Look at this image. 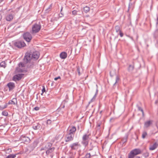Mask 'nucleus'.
I'll return each instance as SVG.
<instances>
[{
  "label": "nucleus",
  "mask_w": 158,
  "mask_h": 158,
  "mask_svg": "<svg viewBox=\"0 0 158 158\" xmlns=\"http://www.w3.org/2000/svg\"><path fill=\"white\" fill-rule=\"evenodd\" d=\"M23 75L24 74L22 73L15 75L13 77V80L15 81H19L21 79Z\"/></svg>",
  "instance_id": "1a4fd4ad"
},
{
  "label": "nucleus",
  "mask_w": 158,
  "mask_h": 158,
  "mask_svg": "<svg viewBox=\"0 0 158 158\" xmlns=\"http://www.w3.org/2000/svg\"><path fill=\"white\" fill-rule=\"evenodd\" d=\"M134 68V67L133 65H130L129 66V70L130 71H132Z\"/></svg>",
  "instance_id": "4c0bfd02"
},
{
  "label": "nucleus",
  "mask_w": 158,
  "mask_h": 158,
  "mask_svg": "<svg viewBox=\"0 0 158 158\" xmlns=\"http://www.w3.org/2000/svg\"><path fill=\"white\" fill-rule=\"evenodd\" d=\"M44 150H45L46 151V148H45V147H42L41 148V149H40V151H41Z\"/></svg>",
  "instance_id": "de8ad7c7"
},
{
  "label": "nucleus",
  "mask_w": 158,
  "mask_h": 158,
  "mask_svg": "<svg viewBox=\"0 0 158 158\" xmlns=\"http://www.w3.org/2000/svg\"><path fill=\"white\" fill-rule=\"evenodd\" d=\"M0 65L1 67L5 68L6 66V64L5 61H2L0 63Z\"/></svg>",
  "instance_id": "c756f323"
},
{
  "label": "nucleus",
  "mask_w": 158,
  "mask_h": 158,
  "mask_svg": "<svg viewBox=\"0 0 158 158\" xmlns=\"http://www.w3.org/2000/svg\"><path fill=\"white\" fill-rule=\"evenodd\" d=\"M119 35H120V36L121 37H122L123 36V33L121 32V31H120V32H119Z\"/></svg>",
  "instance_id": "49530a36"
},
{
  "label": "nucleus",
  "mask_w": 158,
  "mask_h": 158,
  "mask_svg": "<svg viewBox=\"0 0 158 158\" xmlns=\"http://www.w3.org/2000/svg\"><path fill=\"white\" fill-rule=\"evenodd\" d=\"M31 59H33L31 53H26L23 59L24 62L26 64L30 61Z\"/></svg>",
  "instance_id": "423d86ee"
},
{
  "label": "nucleus",
  "mask_w": 158,
  "mask_h": 158,
  "mask_svg": "<svg viewBox=\"0 0 158 158\" xmlns=\"http://www.w3.org/2000/svg\"><path fill=\"white\" fill-rule=\"evenodd\" d=\"M2 115L5 116H7L8 115V113L7 112L5 111H3L2 113Z\"/></svg>",
  "instance_id": "58836bf2"
},
{
  "label": "nucleus",
  "mask_w": 158,
  "mask_h": 158,
  "mask_svg": "<svg viewBox=\"0 0 158 158\" xmlns=\"http://www.w3.org/2000/svg\"><path fill=\"white\" fill-rule=\"evenodd\" d=\"M60 56L62 59H65L67 57V54L65 52H62L60 53Z\"/></svg>",
  "instance_id": "a211bd4d"
},
{
  "label": "nucleus",
  "mask_w": 158,
  "mask_h": 158,
  "mask_svg": "<svg viewBox=\"0 0 158 158\" xmlns=\"http://www.w3.org/2000/svg\"><path fill=\"white\" fill-rule=\"evenodd\" d=\"M147 133L146 131H143V134L142 135V138L143 139H144L146 136L147 135Z\"/></svg>",
  "instance_id": "f704fd0d"
},
{
  "label": "nucleus",
  "mask_w": 158,
  "mask_h": 158,
  "mask_svg": "<svg viewBox=\"0 0 158 158\" xmlns=\"http://www.w3.org/2000/svg\"><path fill=\"white\" fill-rule=\"evenodd\" d=\"M64 14L63 12L61 13L60 12V14H59V17H62L64 16Z\"/></svg>",
  "instance_id": "37998d69"
},
{
  "label": "nucleus",
  "mask_w": 158,
  "mask_h": 158,
  "mask_svg": "<svg viewBox=\"0 0 158 158\" xmlns=\"http://www.w3.org/2000/svg\"><path fill=\"white\" fill-rule=\"evenodd\" d=\"M158 146L157 143L156 142L153 145L150 146L149 149L150 150H153L157 148Z\"/></svg>",
  "instance_id": "2eb2a0df"
},
{
  "label": "nucleus",
  "mask_w": 158,
  "mask_h": 158,
  "mask_svg": "<svg viewBox=\"0 0 158 158\" xmlns=\"http://www.w3.org/2000/svg\"><path fill=\"white\" fill-rule=\"evenodd\" d=\"M14 16V12L11 11L10 13H8L6 15L5 18L6 21L10 22L13 19Z\"/></svg>",
  "instance_id": "39448f33"
},
{
  "label": "nucleus",
  "mask_w": 158,
  "mask_h": 158,
  "mask_svg": "<svg viewBox=\"0 0 158 158\" xmlns=\"http://www.w3.org/2000/svg\"><path fill=\"white\" fill-rule=\"evenodd\" d=\"M134 7V5L133 3H129L128 7V11H129L131 10H133Z\"/></svg>",
  "instance_id": "412c9836"
},
{
  "label": "nucleus",
  "mask_w": 158,
  "mask_h": 158,
  "mask_svg": "<svg viewBox=\"0 0 158 158\" xmlns=\"http://www.w3.org/2000/svg\"><path fill=\"white\" fill-rule=\"evenodd\" d=\"M52 123V121L50 119H48L47 120V124H50Z\"/></svg>",
  "instance_id": "79ce46f5"
},
{
  "label": "nucleus",
  "mask_w": 158,
  "mask_h": 158,
  "mask_svg": "<svg viewBox=\"0 0 158 158\" xmlns=\"http://www.w3.org/2000/svg\"><path fill=\"white\" fill-rule=\"evenodd\" d=\"M55 148L54 147H52L50 148L47 150L46 152V154L47 155L52 153L54 150Z\"/></svg>",
  "instance_id": "f3484780"
},
{
  "label": "nucleus",
  "mask_w": 158,
  "mask_h": 158,
  "mask_svg": "<svg viewBox=\"0 0 158 158\" xmlns=\"http://www.w3.org/2000/svg\"><path fill=\"white\" fill-rule=\"evenodd\" d=\"M115 29L117 32H119L121 31L120 30V27L118 26H116L115 27Z\"/></svg>",
  "instance_id": "72a5a7b5"
},
{
  "label": "nucleus",
  "mask_w": 158,
  "mask_h": 158,
  "mask_svg": "<svg viewBox=\"0 0 158 158\" xmlns=\"http://www.w3.org/2000/svg\"><path fill=\"white\" fill-rule=\"evenodd\" d=\"M141 152L140 150L139 149H135L132 150L128 155V158H131L133 156L140 154Z\"/></svg>",
  "instance_id": "f03ea898"
},
{
  "label": "nucleus",
  "mask_w": 158,
  "mask_h": 158,
  "mask_svg": "<svg viewBox=\"0 0 158 158\" xmlns=\"http://www.w3.org/2000/svg\"><path fill=\"white\" fill-rule=\"evenodd\" d=\"M90 157L91 155L90 153H87L85 156V158H90Z\"/></svg>",
  "instance_id": "ea45409f"
},
{
  "label": "nucleus",
  "mask_w": 158,
  "mask_h": 158,
  "mask_svg": "<svg viewBox=\"0 0 158 158\" xmlns=\"http://www.w3.org/2000/svg\"><path fill=\"white\" fill-rule=\"evenodd\" d=\"M82 12H80L79 11V12H78L77 14H82Z\"/></svg>",
  "instance_id": "5fc2aeb1"
},
{
  "label": "nucleus",
  "mask_w": 158,
  "mask_h": 158,
  "mask_svg": "<svg viewBox=\"0 0 158 158\" xmlns=\"http://www.w3.org/2000/svg\"><path fill=\"white\" fill-rule=\"evenodd\" d=\"M14 44L15 46L18 48L24 47L26 45L24 41H16L14 43Z\"/></svg>",
  "instance_id": "6e6552de"
},
{
  "label": "nucleus",
  "mask_w": 158,
  "mask_h": 158,
  "mask_svg": "<svg viewBox=\"0 0 158 158\" xmlns=\"http://www.w3.org/2000/svg\"><path fill=\"white\" fill-rule=\"evenodd\" d=\"M40 124L39 123H37L35 125L34 124L32 128L34 130H38L40 129Z\"/></svg>",
  "instance_id": "aec40b11"
},
{
  "label": "nucleus",
  "mask_w": 158,
  "mask_h": 158,
  "mask_svg": "<svg viewBox=\"0 0 158 158\" xmlns=\"http://www.w3.org/2000/svg\"><path fill=\"white\" fill-rule=\"evenodd\" d=\"M115 71L114 70H112L110 72V76L111 77H112L115 75Z\"/></svg>",
  "instance_id": "2f4dec72"
},
{
  "label": "nucleus",
  "mask_w": 158,
  "mask_h": 158,
  "mask_svg": "<svg viewBox=\"0 0 158 158\" xmlns=\"http://www.w3.org/2000/svg\"><path fill=\"white\" fill-rule=\"evenodd\" d=\"M63 7L62 6H61V8H60V12L61 13L62 12H63Z\"/></svg>",
  "instance_id": "8fccbe9b"
},
{
  "label": "nucleus",
  "mask_w": 158,
  "mask_h": 158,
  "mask_svg": "<svg viewBox=\"0 0 158 158\" xmlns=\"http://www.w3.org/2000/svg\"><path fill=\"white\" fill-rule=\"evenodd\" d=\"M98 90L97 89H96V93H95V94L94 95V96L92 98L91 100V102H93L95 100V98H96V97L98 94Z\"/></svg>",
  "instance_id": "a878e982"
},
{
  "label": "nucleus",
  "mask_w": 158,
  "mask_h": 158,
  "mask_svg": "<svg viewBox=\"0 0 158 158\" xmlns=\"http://www.w3.org/2000/svg\"><path fill=\"white\" fill-rule=\"evenodd\" d=\"M79 12V10L77 11L76 10H73L72 11V13L73 15H81V14H77V13Z\"/></svg>",
  "instance_id": "c85d7f7f"
},
{
  "label": "nucleus",
  "mask_w": 158,
  "mask_h": 158,
  "mask_svg": "<svg viewBox=\"0 0 158 158\" xmlns=\"http://www.w3.org/2000/svg\"><path fill=\"white\" fill-rule=\"evenodd\" d=\"M19 67L21 68H22L24 67L25 66L24 64V63H22V62H20L19 64Z\"/></svg>",
  "instance_id": "e433bc0d"
},
{
  "label": "nucleus",
  "mask_w": 158,
  "mask_h": 158,
  "mask_svg": "<svg viewBox=\"0 0 158 158\" xmlns=\"http://www.w3.org/2000/svg\"><path fill=\"white\" fill-rule=\"evenodd\" d=\"M9 88V91H10L13 90L15 88V84L13 82H10L8 83L6 85Z\"/></svg>",
  "instance_id": "9d476101"
},
{
  "label": "nucleus",
  "mask_w": 158,
  "mask_h": 158,
  "mask_svg": "<svg viewBox=\"0 0 158 158\" xmlns=\"http://www.w3.org/2000/svg\"><path fill=\"white\" fill-rule=\"evenodd\" d=\"M52 143H48L45 146V148L47 150L52 148Z\"/></svg>",
  "instance_id": "4be33fe9"
},
{
  "label": "nucleus",
  "mask_w": 158,
  "mask_h": 158,
  "mask_svg": "<svg viewBox=\"0 0 158 158\" xmlns=\"http://www.w3.org/2000/svg\"><path fill=\"white\" fill-rule=\"evenodd\" d=\"M83 9L84 12L86 13L89 11L90 8L89 7L86 6L84 7Z\"/></svg>",
  "instance_id": "393cba45"
},
{
  "label": "nucleus",
  "mask_w": 158,
  "mask_h": 158,
  "mask_svg": "<svg viewBox=\"0 0 158 158\" xmlns=\"http://www.w3.org/2000/svg\"><path fill=\"white\" fill-rule=\"evenodd\" d=\"M74 135L69 133L67 132L65 138V141L66 142H68L73 140Z\"/></svg>",
  "instance_id": "0eeeda50"
},
{
  "label": "nucleus",
  "mask_w": 158,
  "mask_h": 158,
  "mask_svg": "<svg viewBox=\"0 0 158 158\" xmlns=\"http://www.w3.org/2000/svg\"><path fill=\"white\" fill-rule=\"evenodd\" d=\"M77 71L78 72L79 75H80V72L79 70L78 69H77Z\"/></svg>",
  "instance_id": "3c124183"
},
{
  "label": "nucleus",
  "mask_w": 158,
  "mask_h": 158,
  "mask_svg": "<svg viewBox=\"0 0 158 158\" xmlns=\"http://www.w3.org/2000/svg\"><path fill=\"white\" fill-rule=\"evenodd\" d=\"M60 79V76H58V77H57L55 78L54 80H55V81H56L58 79Z\"/></svg>",
  "instance_id": "09e8293b"
},
{
  "label": "nucleus",
  "mask_w": 158,
  "mask_h": 158,
  "mask_svg": "<svg viewBox=\"0 0 158 158\" xmlns=\"http://www.w3.org/2000/svg\"><path fill=\"white\" fill-rule=\"evenodd\" d=\"M125 141H127V139H125Z\"/></svg>",
  "instance_id": "4d7b16f0"
},
{
  "label": "nucleus",
  "mask_w": 158,
  "mask_h": 158,
  "mask_svg": "<svg viewBox=\"0 0 158 158\" xmlns=\"http://www.w3.org/2000/svg\"><path fill=\"white\" fill-rule=\"evenodd\" d=\"M20 140L24 143L28 142L30 141V139L29 138L26 137L23 135H22L20 136Z\"/></svg>",
  "instance_id": "f8f14e48"
},
{
  "label": "nucleus",
  "mask_w": 158,
  "mask_h": 158,
  "mask_svg": "<svg viewBox=\"0 0 158 158\" xmlns=\"http://www.w3.org/2000/svg\"><path fill=\"white\" fill-rule=\"evenodd\" d=\"M42 93L41 94L42 95L43 93L45 91V89L44 87H44L42 90Z\"/></svg>",
  "instance_id": "c03bdc74"
},
{
  "label": "nucleus",
  "mask_w": 158,
  "mask_h": 158,
  "mask_svg": "<svg viewBox=\"0 0 158 158\" xmlns=\"http://www.w3.org/2000/svg\"><path fill=\"white\" fill-rule=\"evenodd\" d=\"M89 142V141L86 140H84V139H82L81 143L82 144L85 146V147H86L88 145Z\"/></svg>",
  "instance_id": "6ab92c4d"
},
{
  "label": "nucleus",
  "mask_w": 158,
  "mask_h": 158,
  "mask_svg": "<svg viewBox=\"0 0 158 158\" xmlns=\"http://www.w3.org/2000/svg\"><path fill=\"white\" fill-rule=\"evenodd\" d=\"M90 135V134H84L82 136V139L89 141V137Z\"/></svg>",
  "instance_id": "dca6fc26"
},
{
  "label": "nucleus",
  "mask_w": 158,
  "mask_h": 158,
  "mask_svg": "<svg viewBox=\"0 0 158 158\" xmlns=\"http://www.w3.org/2000/svg\"><path fill=\"white\" fill-rule=\"evenodd\" d=\"M31 54L32 59H37L40 56L39 52L36 51L33 52L32 53H31Z\"/></svg>",
  "instance_id": "ddd939ff"
},
{
  "label": "nucleus",
  "mask_w": 158,
  "mask_h": 158,
  "mask_svg": "<svg viewBox=\"0 0 158 158\" xmlns=\"http://www.w3.org/2000/svg\"><path fill=\"white\" fill-rule=\"evenodd\" d=\"M81 147V145L78 142L72 143L69 146V147L71 148V150L77 151Z\"/></svg>",
  "instance_id": "20e7f679"
},
{
  "label": "nucleus",
  "mask_w": 158,
  "mask_h": 158,
  "mask_svg": "<svg viewBox=\"0 0 158 158\" xmlns=\"http://www.w3.org/2000/svg\"><path fill=\"white\" fill-rule=\"evenodd\" d=\"M51 5H50L47 8L45 9V10L46 11V13L48 12L49 11H50L51 10Z\"/></svg>",
  "instance_id": "c9c22d12"
},
{
  "label": "nucleus",
  "mask_w": 158,
  "mask_h": 158,
  "mask_svg": "<svg viewBox=\"0 0 158 158\" xmlns=\"http://www.w3.org/2000/svg\"><path fill=\"white\" fill-rule=\"evenodd\" d=\"M38 142L37 141H34L31 144L29 147L31 150L32 151L37 146Z\"/></svg>",
  "instance_id": "4468645a"
},
{
  "label": "nucleus",
  "mask_w": 158,
  "mask_h": 158,
  "mask_svg": "<svg viewBox=\"0 0 158 158\" xmlns=\"http://www.w3.org/2000/svg\"><path fill=\"white\" fill-rule=\"evenodd\" d=\"M34 110H36V111H37V110H39L40 109V108L39 107H38V106H36V107H35L34 108Z\"/></svg>",
  "instance_id": "a18cd8bd"
},
{
  "label": "nucleus",
  "mask_w": 158,
  "mask_h": 158,
  "mask_svg": "<svg viewBox=\"0 0 158 158\" xmlns=\"http://www.w3.org/2000/svg\"><path fill=\"white\" fill-rule=\"evenodd\" d=\"M138 110L140 111L142 113L143 115V109L140 106L138 107Z\"/></svg>",
  "instance_id": "a19ab883"
},
{
  "label": "nucleus",
  "mask_w": 158,
  "mask_h": 158,
  "mask_svg": "<svg viewBox=\"0 0 158 158\" xmlns=\"http://www.w3.org/2000/svg\"><path fill=\"white\" fill-rule=\"evenodd\" d=\"M24 40L27 42H30L32 39V36L31 34L29 32L24 33L23 35Z\"/></svg>",
  "instance_id": "7ed1b4c3"
},
{
  "label": "nucleus",
  "mask_w": 158,
  "mask_h": 158,
  "mask_svg": "<svg viewBox=\"0 0 158 158\" xmlns=\"http://www.w3.org/2000/svg\"><path fill=\"white\" fill-rule=\"evenodd\" d=\"M16 156V154H10L6 158H15Z\"/></svg>",
  "instance_id": "cd10ccee"
},
{
  "label": "nucleus",
  "mask_w": 158,
  "mask_h": 158,
  "mask_svg": "<svg viewBox=\"0 0 158 158\" xmlns=\"http://www.w3.org/2000/svg\"><path fill=\"white\" fill-rule=\"evenodd\" d=\"M15 102H17L16 99L13 98L12 100H10L8 102V104H15Z\"/></svg>",
  "instance_id": "5701e85b"
},
{
  "label": "nucleus",
  "mask_w": 158,
  "mask_h": 158,
  "mask_svg": "<svg viewBox=\"0 0 158 158\" xmlns=\"http://www.w3.org/2000/svg\"><path fill=\"white\" fill-rule=\"evenodd\" d=\"M131 158H140V157L138 156H133Z\"/></svg>",
  "instance_id": "603ef678"
},
{
  "label": "nucleus",
  "mask_w": 158,
  "mask_h": 158,
  "mask_svg": "<svg viewBox=\"0 0 158 158\" xmlns=\"http://www.w3.org/2000/svg\"><path fill=\"white\" fill-rule=\"evenodd\" d=\"M151 123H152L150 121H149L145 122L144 125V127L146 128L150 126Z\"/></svg>",
  "instance_id": "b1692460"
},
{
  "label": "nucleus",
  "mask_w": 158,
  "mask_h": 158,
  "mask_svg": "<svg viewBox=\"0 0 158 158\" xmlns=\"http://www.w3.org/2000/svg\"><path fill=\"white\" fill-rule=\"evenodd\" d=\"M76 131V128L75 126H72L70 127L67 132L74 135Z\"/></svg>",
  "instance_id": "9b49d317"
},
{
  "label": "nucleus",
  "mask_w": 158,
  "mask_h": 158,
  "mask_svg": "<svg viewBox=\"0 0 158 158\" xmlns=\"http://www.w3.org/2000/svg\"><path fill=\"white\" fill-rule=\"evenodd\" d=\"M101 124L100 123H98L97 124V126L96 127V129L97 131H96V133H97L98 132H99V129H100V126Z\"/></svg>",
  "instance_id": "7c9ffc66"
},
{
  "label": "nucleus",
  "mask_w": 158,
  "mask_h": 158,
  "mask_svg": "<svg viewBox=\"0 0 158 158\" xmlns=\"http://www.w3.org/2000/svg\"><path fill=\"white\" fill-rule=\"evenodd\" d=\"M4 0H0V2H1L2 1H3Z\"/></svg>",
  "instance_id": "6e6d98bb"
},
{
  "label": "nucleus",
  "mask_w": 158,
  "mask_h": 158,
  "mask_svg": "<svg viewBox=\"0 0 158 158\" xmlns=\"http://www.w3.org/2000/svg\"><path fill=\"white\" fill-rule=\"evenodd\" d=\"M64 106H63V108H64Z\"/></svg>",
  "instance_id": "13d9d810"
},
{
  "label": "nucleus",
  "mask_w": 158,
  "mask_h": 158,
  "mask_svg": "<svg viewBox=\"0 0 158 158\" xmlns=\"http://www.w3.org/2000/svg\"><path fill=\"white\" fill-rule=\"evenodd\" d=\"M120 80L119 77L118 75H116V81L115 83L114 84V85L116 83H118V81Z\"/></svg>",
  "instance_id": "473e14b6"
},
{
  "label": "nucleus",
  "mask_w": 158,
  "mask_h": 158,
  "mask_svg": "<svg viewBox=\"0 0 158 158\" xmlns=\"http://www.w3.org/2000/svg\"><path fill=\"white\" fill-rule=\"evenodd\" d=\"M98 90L97 89H96V93H95V94L94 95V96L92 98L91 100V102H93L95 100V98H96V97L98 94Z\"/></svg>",
  "instance_id": "bb28decb"
},
{
  "label": "nucleus",
  "mask_w": 158,
  "mask_h": 158,
  "mask_svg": "<svg viewBox=\"0 0 158 158\" xmlns=\"http://www.w3.org/2000/svg\"><path fill=\"white\" fill-rule=\"evenodd\" d=\"M157 103H158V101L157 100L155 102V103L156 104Z\"/></svg>",
  "instance_id": "864d4df0"
},
{
  "label": "nucleus",
  "mask_w": 158,
  "mask_h": 158,
  "mask_svg": "<svg viewBox=\"0 0 158 158\" xmlns=\"http://www.w3.org/2000/svg\"><path fill=\"white\" fill-rule=\"evenodd\" d=\"M41 28V25L40 24L35 23L33 25L32 28V34L36 33L38 32Z\"/></svg>",
  "instance_id": "f257e3e1"
}]
</instances>
